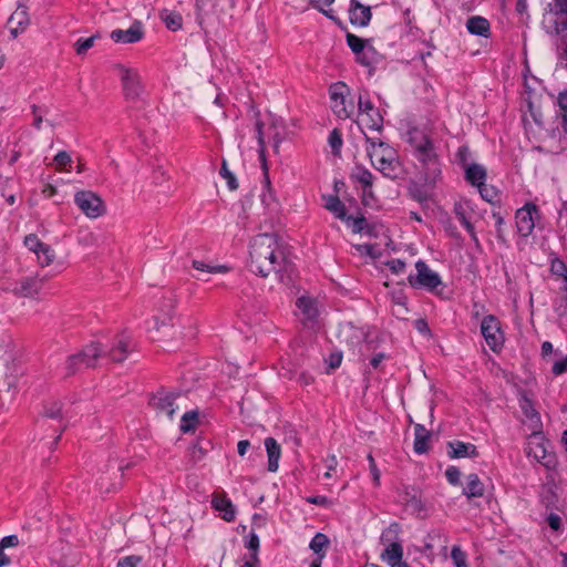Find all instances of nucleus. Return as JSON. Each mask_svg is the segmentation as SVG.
Listing matches in <instances>:
<instances>
[{"label":"nucleus","instance_id":"nucleus-6","mask_svg":"<svg viewBox=\"0 0 567 567\" xmlns=\"http://www.w3.org/2000/svg\"><path fill=\"white\" fill-rule=\"evenodd\" d=\"M116 70L118 71L125 99L131 102L141 100L144 87L140 73L135 69L127 68L123 64L116 65Z\"/></svg>","mask_w":567,"mask_h":567},{"label":"nucleus","instance_id":"nucleus-7","mask_svg":"<svg viewBox=\"0 0 567 567\" xmlns=\"http://www.w3.org/2000/svg\"><path fill=\"white\" fill-rule=\"evenodd\" d=\"M359 114L357 123L361 130L380 131L383 125V117L373 103L364 96H359ZM364 133V131H362Z\"/></svg>","mask_w":567,"mask_h":567},{"label":"nucleus","instance_id":"nucleus-8","mask_svg":"<svg viewBox=\"0 0 567 567\" xmlns=\"http://www.w3.org/2000/svg\"><path fill=\"white\" fill-rule=\"evenodd\" d=\"M349 87L344 83H336L330 87L331 109L339 118H348L354 112V103L348 100Z\"/></svg>","mask_w":567,"mask_h":567},{"label":"nucleus","instance_id":"nucleus-43","mask_svg":"<svg viewBox=\"0 0 567 567\" xmlns=\"http://www.w3.org/2000/svg\"><path fill=\"white\" fill-rule=\"evenodd\" d=\"M219 174L226 181L227 186L230 190H236L238 188L237 179L235 175L229 171L225 159L223 161Z\"/></svg>","mask_w":567,"mask_h":567},{"label":"nucleus","instance_id":"nucleus-29","mask_svg":"<svg viewBox=\"0 0 567 567\" xmlns=\"http://www.w3.org/2000/svg\"><path fill=\"white\" fill-rule=\"evenodd\" d=\"M413 449L417 454L426 453L431 449V432L425 427H416Z\"/></svg>","mask_w":567,"mask_h":567},{"label":"nucleus","instance_id":"nucleus-4","mask_svg":"<svg viewBox=\"0 0 567 567\" xmlns=\"http://www.w3.org/2000/svg\"><path fill=\"white\" fill-rule=\"evenodd\" d=\"M526 453L547 470L556 467V456L549 451V442L540 431H535L528 436Z\"/></svg>","mask_w":567,"mask_h":567},{"label":"nucleus","instance_id":"nucleus-20","mask_svg":"<svg viewBox=\"0 0 567 567\" xmlns=\"http://www.w3.org/2000/svg\"><path fill=\"white\" fill-rule=\"evenodd\" d=\"M371 17L372 13L370 7L361 4L358 0H351L349 19L353 25L367 27Z\"/></svg>","mask_w":567,"mask_h":567},{"label":"nucleus","instance_id":"nucleus-41","mask_svg":"<svg viewBox=\"0 0 567 567\" xmlns=\"http://www.w3.org/2000/svg\"><path fill=\"white\" fill-rule=\"evenodd\" d=\"M42 414L45 420L61 422V406L59 403L53 402L43 406Z\"/></svg>","mask_w":567,"mask_h":567},{"label":"nucleus","instance_id":"nucleus-59","mask_svg":"<svg viewBox=\"0 0 567 567\" xmlns=\"http://www.w3.org/2000/svg\"><path fill=\"white\" fill-rule=\"evenodd\" d=\"M522 409L524 410L526 416L529 419L530 422L538 421L537 413L534 411L528 400L523 401Z\"/></svg>","mask_w":567,"mask_h":567},{"label":"nucleus","instance_id":"nucleus-53","mask_svg":"<svg viewBox=\"0 0 567 567\" xmlns=\"http://www.w3.org/2000/svg\"><path fill=\"white\" fill-rule=\"evenodd\" d=\"M451 557L454 560L456 567H466L465 555L460 547L454 546L451 550Z\"/></svg>","mask_w":567,"mask_h":567},{"label":"nucleus","instance_id":"nucleus-39","mask_svg":"<svg viewBox=\"0 0 567 567\" xmlns=\"http://www.w3.org/2000/svg\"><path fill=\"white\" fill-rule=\"evenodd\" d=\"M329 539L328 537L322 533H317L315 537L310 542V548L313 550L317 556L323 555V550L328 547Z\"/></svg>","mask_w":567,"mask_h":567},{"label":"nucleus","instance_id":"nucleus-19","mask_svg":"<svg viewBox=\"0 0 567 567\" xmlns=\"http://www.w3.org/2000/svg\"><path fill=\"white\" fill-rule=\"evenodd\" d=\"M144 37V28L141 21H134L127 30L116 29L110 38L116 43H136Z\"/></svg>","mask_w":567,"mask_h":567},{"label":"nucleus","instance_id":"nucleus-25","mask_svg":"<svg viewBox=\"0 0 567 567\" xmlns=\"http://www.w3.org/2000/svg\"><path fill=\"white\" fill-rule=\"evenodd\" d=\"M130 342L128 338L125 336L116 337L113 346L109 349L106 354L114 362H122L127 358L128 354Z\"/></svg>","mask_w":567,"mask_h":567},{"label":"nucleus","instance_id":"nucleus-48","mask_svg":"<svg viewBox=\"0 0 567 567\" xmlns=\"http://www.w3.org/2000/svg\"><path fill=\"white\" fill-rule=\"evenodd\" d=\"M553 32L555 34H563L567 31V14L554 16L553 19Z\"/></svg>","mask_w":567,"mask_h":567},{"label":"nucleus","instance_id":"nucleus-30","mask_svg":"<svg viewBox=\"0 0 567 567\" xmlns=\"http://www.w3.org/2000/svg\"><path fill=\"white\" fill-rule=\"evenodd\" d=\"M323 199H324V207L329 212H331L336 216V218H338V219H340L342 221L344 219H348V214H347V210H346V206L339 199V197L333 196V195H329V196H324Z\"/></svg>","mask_w":567,"mask_h":567},{"label":"nucleus","instance_id":"nucleus-62","mask_svg":"<svg viewBox=\"0 0 567 567\" xmlns=\"http://www.w3.org/2000/svg\"><path fill=\"white\" fill-rule=\"evenodd\" d=\"M551 371L555 375H560L564 372H566L567 371V355L564 359L556 361L551 368Z\"/></svg>","mask_w":567,"mask_h":567},{"label":"nucleus","instance_id":"nucleus-58","mask_svg":"<svg viewBox=\"0 0 567 567\" xmlns=\"http://www.w3.org/2000/svg\"><path fill=\"white\" fill-rule=\"evenodd\" d=\"M328 367L330 370H334L340 367L342 362V354L340 352H333L329 355L328 360Z\"/></svg>","mask_w":567,"mask_h":567},{"label":"nucleus","instance_id":"nucleus-17","mask_svg":"<svg viewBox=\"0 0 567 567\" xmlns=\"http://www.w3.org/2000/svg\"><path fill=\"white\" fill-rule=\"evenodd\" d=\"M45 282V277L28 276L17 281L12 288L14 295L24 298H37Z\"/></svg>","mask_w":567,"mask_h":567},{"label":"nucleus","instance_id":"nucleus-49","mask_svg":"<svg viewBox=\"0 0 567 567\" xmlns=\"http://www.w3.org/2000/svg\"><path fill=\"white\" fill-rule=\"evenodd\" d=\"M256 136L259 145V157L265 162V141L262 135V123L260 121L256 122Z\"/></svg>","mask_w":567,"mask_h":567},{"label":"nucleus","instance_id":"nucleus-61","mask_svg":"<svg viewBox=\"0 0 567 567\" xmlns=\"http://www.w3.org/2000/svg\"><path fill=\"white\" fill-rule=\"evenodd\" d=\"M368 461H369V465H370V472L373 476V482L375 485H379L380 484V472H379L375 461L371 454L368 455Z\"/></svg>","mask_w":567,"mask_h":567},{"label":"nucleus","instance_id":"nucleus-10","mask_svg":"<svg viewBox=\"0 0 567 567\" xmlns=\"http://www.w3.org/2000/svg\"><path fill=\"white\" fill-rule=\"evenodd\" d=\"M415 270L416 274H410L408 277L411 287L433 291L442 285L439 274L433 271L423 260L416 261Z\"/></svg>","mask_w":567,"mask_h":567},{"label":"nucleus","instance_id":"nucleus-21","mask_svg":"<svg viewBox=\"0 0 567 567\" xmlns=\"http://www.w3.org/2000/svg\"><path fill=\"white\" fill-rule=\"evenodd\" d=\"M402 502L404 503L405 509L413 515H419L424 511V503L421 498V494L414 488H404L402 493Z\"/></svg>","mask_w":567,"mask_h":567},{"label":"nucleus","instance_id":"nucleus-14","mask_svg":"<svg viewBox=\"0 0 567 567\" xmlns=\"http://www.w3.org/2000/svg\"><path fill=\"white\" fill-rule=\"evenodd\" d=\"M369 327L357 326L353 322H343L339 327L338 338L351 348L361 346L369 337Z\"/></svg>","mask_w":567,"mask_h":567},{"label":"nucleus","instance_id":"nucleus-28","mask_svg":"<svg viewBox=\"0 0 567 567\" xmlns=\"http://www.w3.org/2000/svg\"><path fill=\"white\" fill-rule=\"evenodd\" d=\"M265 446L268 454V470L270 472H276L279 466L278 462L280 457V446L272 437L266 439Z\"/></svg>","mask_w":567,"mask_h":567},{"label":"nucleus","instance_id":"nucleus-42","mask_svg":"<svg viewBox=\"0 0 567 567\" xmlns=\"http://www.w3.org/2000/svg\"><path fill=\"white\" fill-rule=\"evenodd\" d=\"M215 4H216L215 0H196L195 7H196L197 20L199 22H202L203 17L208 14L210 11H213Z\"/></svg>","mask_w":567,"mask_h":567},{"label":"nucleus","instance_id":"nucleus-54","mask_svg":"<svg viewBox=\"0 0 567 567\" xmlns=\"http://www.w3.org/2000/svg\"><path fill=\"white\" fill-rule=\"evenodd\" d=\"M385 266L395 275L402 274L405 269V262L401 259H391Z\"/></svg>","mask_w":567,"mask_h":567},{"label":"nucleus","instance_id":"nucleus-15","mask_svg":"<svg viewBox=\"0 0 567 567\" xmlns=\"http://www.w3.org/2000/svg\"><path fill=\"white\" fill-rule=\"evenodd\" d=\"M454 214L462 224V226L470 234L473 243L476 247H480V240L477 238L474 225L472 224V217L474 215V205L470 199L461 198L454 204Z\"/></svg>","mask_w":567,"mask_h":567},{"label":"nucleus","instance_id":"nucleus-16","mask_svg":"<svg viewBox=\"0 0 567 567\" xmlns=\"http://www.w3.org/2000/svg\"><path fill=\"white\" fill-rule=\"evenodd\" d=\"M538 218L539 210L536 205L528 203L519 208L516 212V226L518 233L524 237L529 236L533 233Z\"/></svg>","mask_w":567,"mask_h":567},{"label":"nucleus","instance_id":"nucleus-9","mask_svg":"<svg viewBox=\"0 0 567 567\" xmlns=\"http://www.w3.org/2000/svg\"><path fill=\"white\" fill-rule=\"evenodd\" d=\"M74 203L87 218L95 219L105 214L104 202L91 190L76 192L74 194Z\"/></svg>","mask_w":567,"mask_h":567},{"label":"nucleus","instance_id":"nucleus-38","mask_svg":"<svg viewBox=\"0 0 567 567\" xmlns=\"http://www.w3.org/2000/svg\"><path fill=\"white\" fill-rule=\"evenodd\" d=\"M10 21L16 22L22 30L29 24L27 7L22 2H19L17 10L10 17Z\"/></svg>","mask_w":567,"mask_h":567},{"label":"nucleus","instance_id":"nucleus-63","mask_svg":"<svg viewBox=\"0 0 567 567\" xmlns=\"http://www.w3.org/2000/svg\"><path fill=\"white\" fill-rule=\"evenodd\" d=\"M326 463H327L328 471L324 473V477L326 478H330L331 475H332L331 472L334 471L337 468V465H338V461H337L336 455L329 456L326 460Z\"/></svg>","mask_w":567,"mask_h":567},{"label":"nucleus","instance_id":"nucleus-45","mask_svg":"<svg viewBox=\"0 0 567 567\" xmlns=\"http://www.w3.org/2000/svg\"><path fill=\"white\" fill-rule=\"evenodd\" d=\"M476 187L480 192L481 197L484 200L492 203L497 198V190L495 189V187L489 186L485 183H483V184H481V186H476Z\"/></svg>","mask_w":567,"mask_h":567},{"label":"nucleus","instance_id":"nucleus-12","mask_svg":"<svg viewBox=\"0 0 567 567\" xmlns=\"http://www.w3.org/2000/svg\"><path fill=\"white\" fill-rule=\"evenodd\" d=\"M481 333L492 351L497 352L503 348L504 333L501 322L495 316L488 315L482 319Z\"/></svg>","mask_w":567,"mask_h":567},{"label":"nucleus","instance_id":"nucleus-60","mask_svg":"<svg viewBox=\"0 0 567 567\" xmlns=\"http://www.w3.org/2000/svg\"><path fill=\"white\" fill-rule=\"evenodd\" d=\"M551 12L554 16L567 14V0H554Z\"/></svg>","mask_w":567,"mask_h":567},{"label":"nucleus","instance_id":"nucleus-1","mask_svg":"<svg viewBox=\"0 0 567 567\" xmlns=\"http://www.w3.org/2000/svg\"><path fill=\"white\" fill-rule=\"evenodd\" d=\"M284 261V255L280 250L275 235L260 234L254 238L250 245V269L252 272L268 277L277 271Z\"/></svg>","mask_w":567,"mask_h":567},{"label":"nucleus","instance_id":"nucleus-33","mask_svg":"<svg viewBox=\"0 0 567 567\" xmlns=\"http://www.w3.org/2000/svg\"><path fill=\"white\" fill-rule=\"evenodd\" d=\"M466 28L472 34L487 37L489 23L485 18L476 16L467 20Z\"/></svg>","mask_w":567,"mask_h":567},{"label":"nucleus","instance_id":"nucleus-27","mask_svg":"<svg viewBox=\"0 0 567 567\" xmlns=\"http://www.w3.org/2000/svg\"><path fill=\"white\" fill-rule=\"evenodd\" d=\"M484 484L481 482L477 474H470L466 476V486L463 489V494L467 498L482 497L484 495Z\"/></svg>","mask_w":567,"mask_h":567},{"label":"nucleus","instance_id":"nucleus-55","mask_svg":"<svg viewBox=\"0 0 567 567\" xmlns=\"http://www.w3.org/2000/svg\"><path fill=\"white\" fill-rule=\"evenodd\" d=\"M53 161L58 168H63L71 163V156L69 153L61 151L54 156Z\"/></svg>","mask_w":567,"mask_h":567},{"label":"nucleus","instance_id":"nucleus-2","mask_svg":"<svg viewBox=\"0 0 567 567\" xmlns=\"http://www.w3.org/2000/svg\"><path fill=\"white\" fill-rule=\"evenodd\" d=\"M364 138L365 151L373 167L388 178H398L402 168L395 150L379 138L368 136L365 133Z\"/></svg>","mask_w":567,"mask_h":567},{"label":"nucleus","instance_id":"nucleus-32","mask_svg":"<svg viewBox=\"0 0 567 567\" xmlns=\"http://www.w3.org/2000/svg\"><path fill=\"white\" fill-rule=\"evenodd\" d=\"M213 507L223 513V518L230 522L235 518V511L231 502L226 496H215L212 501Z\"/></svg>","mask_w":567,"mask_h":567},{"label":"nucleus","instance_id":"nucleus-24","mask_svg":"<svg viewBox=\"0 0 567 567\" xmlns=\"http://www.w3.org/2000/svg\"><path fill=\"white\" fill-rule=\"evenodd\" d=\"M179 421L182 425H205L212 422L208 413L199 408L184 411L179 416Z\"/></svg>","mask_w":567,"mask_h":567},{"label":"nucleus","instance_id":"nucleus-52","mask_svg":"<svg viewBox=\"0 0 567 567\" xmlns=\"http://www.w3.org/2000/svg\"><path fill=\"white\" fill-rule=\"evenodd\" d=\"M445 476L449 483L456 485L460 483L461 471L456 466H449L445 471Z\"/></svg>","mask_w":567,"mask_h":567},{"label":"nucleus","instance_id":"nucleus-64","mask_svg":"<svg viewBox=\"0 0 567 567\" xmlns=\"http://www.w3.org/2000/svg\"><path fill=\"white\" fill-rule=\"evenodd\" d=\"M547 523L551 529L558 530L560 528L561 519L558 515L550 514L547 518Z\"/></svg>","mask_w":567,"mask_h":567},{"label":"nucleus","instance_id":"nucleus-18","mask_svg":"<svg viewBox=\"0 0 567 567\" xmlns=\"http://www.w3.org/2000/svg\"><path fill=\"white\" fill-rule=\"evenodd\" d=\"M414 142L415 155L424 165L433 166V173L439 169L436 167V154L434 152L433 143L425 136H415Z\"/></svg>","mask_w":567,"mask_h":567},{"label":"nucleus","instance_id":"nucleus-47","mask_svg":"<svg viewBox=\"0 0 567 567\" xmlns=\"http://www.w3.org/2000/svg\"><path fill=\"white\" fill-rule=\"evenodd\" d=\"M13 348V340L8 334L0 336V352L3 351V354H1V358L4 361H8L11 355H7L11 352V349Z\"/></svg>","mask_w":567,"mask_h":567},{"label":"nucleus","instance_id":"nucleus-13","mask_svg":"<svg viewBox=\"0 0 567 567\" xmlns=\"http://www.w3.org/2000/svg\"><path fill=\"white\" fill-rule=\"evenodd\" d=\"M399 533V525L391 524L389 528L382 534L381 540L382 543H389L385 549L381 554V559L385 561L389 566H394V564L400 563L403 557V547L400 543L393 540Z\"/></svg>","mask_w":567,"mask_h":567},{"label":"nucleus","instance_id":"nucleus-23","mask_svg":"<svg viewBox=\"0 0 567 567\" xmlns=\"http://www.w3.org/2000/svg\"><path fill=\"white\" fill-rule=\"evenodd\" d=\"M447 455L451 458L475 457L477 455L476 446L461 441H451L447 443Z\"/></svg>","mask_w":567,"mask_h":567},{"label":"nucleus","instance_id":"nucleus-37","mask_svg":"<svg viewBox=\"0 0 567 567\" xmlns=\"http://www.w3.org/2000/svg\"><path fill=\"white\" fill-rule=\"evenodd\" d=\"M193 267L198 271L208 274H225L229 270V268L225 265L214 266L202 260H193Z\"/></svg>","mask_w":567,"mask_h":567},{"label":"nucleus","instance_id":"nucleus-5","mask_svg":"<svg viewBox=\"0 0 567 567\" xmlns=\"http://www.w3.org/2000/svg\"><path fill=\"white\" fill-rule=\"evenodd\" d=\"M102 355H106L105 349L99 342H91L79 353L68 358L66 369L73 373L82 367H94Z\"/></svg>","mask_w":567,"mask_h":567},{"label":"nucleus","instance_id":"nucleus-22","mask_svg":"<svg viewBox=\"0 0 567 567\" xmlns=\"http://www.w3.org/2000/svg\"><path fill=\"white\" fill-rule=\"evenodd\" d=\"M350 177L354 183H358L362 187L363 196L371 195L373 175L369 169L362 165H355Z\"/></svg>","mask_w":567,"mask_h":567},{"label":"nucleus","instance_id":"nucleus-56","mask_svg":"<svg viewBox=\"0 0 567 567\" xmlns=\"http://www.w3.org/2000/svg\"><path fill=\"white\" fill-rule=\"evenodd\" d=\"M142 561L141 556L132 555L124 557L117 563V567H136Z\"/></svg>","mask_w":567,"mask_h":567},{"label":"nucleus","instance_id":"nucleus-26","mask_svg":"<svg viewBox=\"0 0 567 567\" xmlns=\"http://www.w3.org/2000/svg\"><path fill=\"white\" fill-rule=\"evenodd\" d=\"M465 179L473 186H481L486 179V169L478 164H468L464 168Z\"/></svg>","mask_w":567,"mask_h":567},{"label":"nucleus","instance_id":"nucleus-31","mask_svg":"<svg viewBox=\"0 0 567 567\" xmlns=\"http://www.w3.org/2000/svg\"><path fill=\"white\" fill-rule=\"evenodd\" d=\"M343 223L352 230L354 234H367L372 235V226L368 223V220L362 217H353L348 215V219H344Z\"/></svg>","mask_w":567,"mask_h":567},{"label":"nucleus","instance_id":"nucleus-50","mask_svg":"<svg viewBox=\"0 0 567 567\" xmlns=\"http://www.w3.org/2000/svg\"><path fill=\"white\" fill-rule=\"evenodd\" d=\"M557 103L559 110L561 111L565 130L567 131V91H563L559 93Z\"/></svg>","mask_w":567,"mask_h":567},{"label":"nucleus","instance_id":"nucleus-57","mask_svg":"<svg viewBox=\"0 0 567 567\" xmlns=\"http://www.w3.org/2000/svg\"><path fill=\"white\" fill-rule=\"evenodd\" d=\"M20 544L19 537L17 535H9L3 537L0 540L1 549H7L9 547H16Z\"/></svg>","mask_w":567,"mask_h":567},{"label":"nucleus","instance_id":"nucleus-36","mask_svg":"<svg viewBox=\"0 0 567 567\" xmlns=\"http://www.w3.org/2000/svg\"><path fill=\"white\" fill-rule=\"evenodd\" d=\"M97 39H100V37L97 34H93L89 38L78 39L73 44V48H74L76 54L80 56L86 55L87 51L94 47L95 41Z\"/></svg>","mask_w":567,"mask_h":567},{"label":"nucleus","instance_id":"nucleus-46","mask_svg":"<svg viewBox=\"0 0 567 567\" xmlns=\"http://www.w3.org/2000/svg\"><path fill=\"white\" fill-rule=\"evenodd\" d=\"M40 255L42 257L37 258V259H38V262L40 264V266H42V267H47V266L51 265L55 258L54 250L47 244L44 245L43 249L40 250Z\"/></svg>","mask_w":567,"mask_h":567},{"label":"nucleus","instance_id":"nucleus-44","mask_svg":"<svg viewBox=\"0 0 567 567\" xmlns=\"http://www.w3.org/2000/svg\"><path fill=\"white\" fill-rule=\"evenodd\" d=\"M347 43L354 54H358L360 51H362L363 48H365L369 44L368 41L352 33L347 34Z\"/></svg>","mask_w":567,"mask_h":567},{"label":"nucleus","instance_id":"nucleus-40","mask_svg":"<svg viewBox=\"0 0 567 567\" xmlns=\"http://www.w3.org/2000/svg\"><path fill=\"white\" fill-rule=\"evenodd\" d=\"M25 247L33 252L37 258H41L40 250L43 249L44 243H42L37 235L30 234L24 238Z\"/></svg>","mask_w":567,"mask_h":567},{"label":"nucleus","instance_id":"nucleus-34","mask_svg":"<svg viewBox=\"0 0 567 567\" xmlns=\"http://www.w3.org/2000/svg\"><path fill=\"white\" fill-rule=\"evenodd\" d=\"M159 16L167 29L177 31L182 28V16L179 13L169 10H163L161 11Z\"/></svg>","mask_w":567,"mask_h":567},{"label":"nucleus","instance_id":"nucleus-51","mask_svg":"<svg viewBox=\"0 0 567 567\" xmlns=\"http://www.w3.org/2000/svg\"><path fill=\"white\" fill-rule=\"evenodd\" d=\"M329 144L333 151L334 154L339 153L341 146H342V138H341V134L337 131V130H333L330 135H329Z\"/></svg>","mask_w":567,"mask_h":567},{"label":"nucleus","instance_id":"nucleus-11","mask_svg":"<svg viewBox=\"0 0 567 567\" xmlns=\"http://www.w3.org/2000/svg\"><path fill=\"white\" fill-rule=\"evenodd\" d=\"M297 317L301 324L307 328L315 330L319 326L320 310L317 301L309 296H301L296 301Z\"/></svg>","mask_w":567,"mask_h":567},{"label":"nucleus","instance_id":"nucleus-3","mask_svg":"<svg viewBox=\"0 0 567 567\" xmlns=\"http://www.w3.org/2000/svg\"><path fill=\"white\" fill-rule=\"evenodd\" d=\"M187 399L182 393L158 391L150 400L151 408L156 412L161 422H174V414L187 408Z\"/></svg>","mask_w":567,"mask_h":567},{"label":"nucleus","instance_id":"nucleus-35","mask_svg":"<svg viewBox=\"0 0 567 567\" xmlns=\"http://www.w3.org/2000/svg\"><path fill=\"white\" fill-rule=\"evenodd\" d=\"M355 56L357 61L364 66H372L378 60V53L370 44L363 48Z\"/></svg>","mask_w":567,"mask_h":567}]
</instances>
